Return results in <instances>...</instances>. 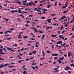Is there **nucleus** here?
<instances>
[{"label":"nucleus","instance_id":"nucleus-37","mask_svg":"<svg viewBox=\"0 0 74 74\" xmlns=\"http://www.w3.org/2000/svg\"><path fill=\"white\" fill-rule=\"evenodd\" d=\"M45 17H42L41 18L42 19H45Z\"/></svg>","mask_w":74,"mask_h":74},{"label":"nucleus","instance_id":"nucleus-30","mask_svg":"<svg viewBox=\"0 0 74 74\" xmlns=\"http://www.w3.org/2000/svg\"><path fill=\"white\" fill-rule=\"evenodd\" d=\"M25 12L24 11H23L22 12L23 13H27V12Z\"/></svg>","mask_w":74,"mask_h":74},{"label":"nucleus","instance_id":"nucleus-46","mask_svg":"<svg viewBox=\"0 0 74 74\" xmlns=\"http://www.w3.org/2000/svg\"><path fill=\"white\" fill-rule=\"evenodd\" d=\"M67 21V19L66 18L65 20H64V22H66V21Z\"/></svg>","mask_w":74,"mask_h":74},{"label":"nucleus","instance_id":"nucleus-56","mask_svg":"<svg viewBox=\"0 0 74 74\" xmlns=\"http://www.w3.org/2000/svg\"><path fill=\"white\" fill-rule=\"evenodd\" d=\"M65 40H67V38H66L64 40V41H65Z\"/></svg>","mask_w":74,"mask_h":74},{"label":"nucleus","instance_id":"nucleus-12","mask_svg":"<svg viewBox=\"0 0 74 74\" xmlns=\"http://www.w3.org/2000/svg\"><path fill=\"white\" fill-rule=\"evenodd\" d=\"M34 48V46H32L30 47V49L32 50Z\"/></svg>","mask_w":74,"mask_h":74},{"label":"nucleus","instance_id":"nucleus-41","mask_svg":"<svg viewBox=\"0 0 74 74\" xmlns=\"http://www.w3.org/2000/svg\"><path fill=\"white\" fill-rule=\"evenodd\" d=\"M42 10L44 11H47L48 10Z\"/></svg>","mask_w":74,"mask_h":74},{"label":"nucleus","instance_id":"nucleus-63","mask_svg":"<svg viewBox=\"0 0 74 74\" xmlns=\"http://www.w3.org/2000/svg\"><path fill=\"white\" fill-rule=\"evenodd\" d=\"M25 26H26V27H28V26H29V25L26 24Z\"/></svg>","mask_w":74,"mask_h":74},{"label":"nucleus","instance_id":"nucleus-36","mask_svg":"<svg viewBox=\"0 0 74 74\" xmlns=\"http://www.w3.org/2000/svg\"><path fill=\"white\" fill-rule=\"evenodd\" d=\"M26 73V71H24L23 72V74H25Z\"/></svg>","mask_w":74,"mask_h":74},{"label":"nucleus","instance_id":"nucleus-44","mask_svg":"<svg viewBox=\"0 0 74 74\" xmlns=\"http://www.w3.org/2000/svg\"><path fill=\"white\" fill-rule=\"evenodd\" d=\"M38 14H39L40 15H42V13L40 12V13H38Z\"/></svg>","mask_w":74,"mask_h":74},{"label":"nucleus","instance_id":"nucleus-22","mask_svg":"<svg viewBox=\"0 0 74 74\" xmlns=\"http://www.w3.org/2000/svg\"><path fill=\"white\" fill-rule=\"evenodd\" d=\"M50 6H51V5H47V8H49V7H50Z\"/></svg>","mask_w":74,"mask_h":74},{"label":"nucleus","instance_id":"nucleus-49","mask_svg":"<svg viewBox=\"0 0 74 74\" xmlns=\"http://www.w3.org/2000/svg\"><path fill=\"white\" fill-rule=\"evenodd\" d=\"M46 52H47V53H50V51H47Z\"/></svg>","mask_w":74,"mask_h":74},{"label":"nucleus","instance_id":"nucleus-40","mask_svg":"<svg viewBox=\"0 0 74 74\" xmlns=\"http://www.w3.org/2000/svg\"><path fill=\"white\" fill-rule=\"evenodd\" d=\"M1 58V57H0V60H3L4 59L3 58Z\"/></svg>","mask_w":74,"mask_h":74},{"label":"nucleus","instance_id":"nucleus-55","mask_svg":"<svg viewBox=\"0 0 74 74\" xmlns=\"http://www.w3.org/2000/svg\"><path fill=\"white\" fill-rule=\"evenodd\" d=\"M18 10H23V8H19L18 9Z\"/></svg>","mask_w":74,"mask_h":74},{"label":"nucleus","instance_id":"nucleus-59","mask_svg":"<svg viewBox=\"0 0 74 74\" xmlns=\"http://www.w3.org/2000/svg\"><path fill=\"white\" fill-rule=\"evenodd\" d=\"M38 44H39V42H36V44H35L36 45H37Z\"/></svg>","mask_w":74,"mask_h":74},{"label":"nucleus","instance_id":"nucleus-61","mask_svg":"<svg viewBox=\"0 0 74 74\" xmlns=\"http://www.w3.org/2000/svg\"><path fill=\"white\" fill-rule=\"evenodd\" d=\"M22 62V60H20L18 62V63H21Z\"/></svg>","mask_w":74,"mask_h":74},{"label":"nucleus","instance_id":"nucleus-5","mask_svg":"<svg viewBox=\"0 0 74 74\" xmlns=\"http://www.w3.org/2000/svg\"><path fill=\"white\" fill-rule=\"evenodd\" d=\"M51 36L52 37H56V36H57V35H56L51 34Z\"/></svg>","mask_w":74,"mask_h":74},{"label":"nucleus","instance_id":"nucleus-4","mask_svg":"<svg viewBox=\"0 0 74 74\" xmlns=\"http://www.w3.org/2000/svg\"><path fill=\"white\" fill-rule=\"evenodd\" d=\"M42 53L43 56H45V52H44V51H42Z\"/></svg>","mask_w":74,"mask_h":74},{"label":"nucleus","instance_id":"nucleus-23","mask_svg":"<svg viewBox=\"0 0 74 74\" xmlns=\"http://www.w3.org/2000/svg\"><path fill=\"white\" fill-rule=\"evenodd\" d=\"M17 4H21V2L19 1H17Z\"/></svg>","mask_w":74,"mask_h":74},{"label":"nucleus","instance_id":"nucleus-24","mask_svg":"<svg viewBox=\"0 0 74 74\" xmlns=\"http://www.w3.org/2000/svg\"><path fill=\"white\" fill-rule=\"evenodd\" d=\"M59 37L61 38H62L63 37V35H59Z\"/></svg>","mask_w":74,"mask_h":74},{"label":"nucleus","instance_id":"nucleus-58","mask_svg":"<svg viewBox=\"0 0 74 74\" xmlns=\"http://www.w3.org/2000/svg\"><path fill=\"white\" fill-rule=\"evenodd\" d=\"M26 61H28L29 60V58H28L26 59Z\"/></svg>","mask_w":74,"mask_h":74},{"label":"nucleus","instance_id":"nucleus-11","mask_svg":"<svg viewBox=\"0 0 74 74\" xmlns=\"http://www.w3.org/2000/svg\"><path fill=\"white\" fill-rule=\"evenodd\" d=\"M67 6V4H65V6H64L62 7V8H63L64 9V8H66V7Z\"/></svg>","mask_w":74,"mask_h":74},{"label":"nucleus","instance_id":"nucleus-10","mask_svg":"<svg viewBox=\"0 0 74 74\" xmlns=\"http://www.w3.org/2000/svg\"><path fill=\"white\" fill-rule=\"evenodd\" d=\"M67 12H69V10H67L66 11H64L63 12V14H66Z\"/></svg>","mask_w":74,"mask_h":74},{"label":"nucleus","instance_id":"nucleus-19","mask_svg":"<svg viewBox=\"0 0 74 74\" xmlns=\"http://www.w3.org/2000/svg\"><path fill=\"white\" fill-rule=\"evenodd\" d=\"M0 54H2L3 55H4V54H5V53H4V52H3L2 51H1V52H0Z\"/></svg>","mask_w":74,"mask_h":74},{"label":"nucleus","instance_id":"nucleus-34","mask_svg":"<svg viewBox=\"0 0 74 74\" xmlns=\"http://www.w3.org/2000/svg\"><path fill=\"white\" fill-rule=\"evenodd\" d=\"M4 19L6 21H8V19L6 18H4Z\"/></svg>","mask_w":74,"mask_h":74},{"label":"nucleus","instance_id":"nucleus-13","mask_svg":"<svg viewBox=\"0 0 74 74\" xmlns=\"http://www.w3.org/2000/svg\"><path fill=\"white\" fill-rule=\"evenodd\" d=\"M18 12H19V13H20V14H21V15H22L23 13H22V11L20 10H19L18 11Z\"/></svg>","mask_w":74,"mask_h":74},{"label":"nucleus","instance_id":"nucleus-35","mask_svg":"<svg viewBox=\"0 0 74 74\" xmlns=\"http://www.w3.org/2000/svg\"><path fill=\"white\" fill-rule=\"evenodd\" d=\"M28 16H29V17H33V15H29Z\"/></svg>","mask_w":74,"mask_h":74},{"label":"nucleus","instance_id":"nucleus-50","mask_svg":"<svg viewBox=\"0 0 74 74\" xmlns=\"http://www.w3.org/2000/svg\"><path fill=\"white\" fill-rule=\"evenodd\" d=\"M26 22H27L26 23H30V21H26Z\"/></svg>","mask_w":74,"mask_h":74},{"label":"nucleus","instance_id":"nucleus-25","mask_svg":"<svg viewBox=\"0 0 74 74\" xmlns=\"http://www.w3.org/2000/svg\"><path fill=\"white\" fill-rule=\"evenodd\" d=\"M46 0H42V1H41L40 2V3H42V2H44V1H45Z\"/></svg>","mask_w":74,"mask_h":74},{"label":"nucleus","instance_id":"nucleus-53","mask_svg":"<svg viewBox=\"0 0 74 74\" xmlns=\"http://www.w3.org/2000/svg\"><path fill=\"white\" fill-rule=\"evenodd\" d=\"M25 5H26V6H28L29 5V3H26V5L25 4Z\"/></svg>","mask_w":74,"mask_h":74},{"label":"nucleus","instance_id":"nucleus-39","mask_svg":"<svg viewBox=\"0 0 74 74\" xmlns=\"http://www.w3.org/2000/svg\"><path fill=\"white\" fill-rule=\"evenodd\" d=\"M46 30H48V29H49V27H47L46 28Z\"/></svg>","mask_w":74,"mask_h":74},{"label":"nucleus","instance_id":"nucleus-28","mask_svg":"<svg viewBox=\"0 0 74 74\" xmlns=\"http://www.w3.org/2000/svg\"><path fill=\"white\" fill-rule=\"evenodd\" d=\"M45 37V35H43L42 37V39H44V37Z\"/></svg>","mask_w":74,"mask_h":74},{"label":"nucleus","instance_id":"nucleus-8","mask_svg":"<svg viewBox=\"0 0 74 74\" xmlns=\"http://www.w3.org/2000/svg\"><path fill=\"white\" fill-rule=\"evenodd\" d=\"M62 44V41H59L57 42V44Z\"/></svg>","mask_w":74,"mask_h":74},{"label":"nucleus","instance_id":"nucleus-33","mask_svg":"<svg viewBox=\"0 0 74 74\" xmlns=\"http://www.w3.org/2000/svg\"><path fill=\"white\" fill-rule=\"evenodd\" d=\"M58 55H59L58 54L55 53V56H58Z\"/></svg>","mask_w":74,"mask_h":74},{"label":"nucleus","instance_id":"nucleus-60","mask_svg":"<svg viewBox=\"0 0 74 74\" xmlns=\"http://www.w3.org/2000/svg\"><path fill=\"white\" fill-rule=\"evenodd\" d=\"M37 3V1H35V2L34 3V4H36Z\"/></svg>","mask_w":74,"mask_h":74},{"label":"nucleus","instance_id":"nucleus-15","mask_svg":"<svg viewBox=\"0 0 74 74\" xmlns=\"http://www.w3.org/2000/svg\"><path fill=\"white\" fill-rule=\"evenodd\" d=\"M8 33H10V30L7 31L6 32H5L4 33L5 34H7V33H8Z\"/></svg>","mask_w":74,"mask_h":74},{"label":"nucleus","instance_id":"nucleus-48","mask_svg":"<svg viewBox=\"0 0 74 74\" xmlns=\"http://www.w3.org/2000/svg\"><path fill=\"white\" fill-rule=\"evenodd\" d=\"M32 54H33V53H31V52H30L29 53V55H32Z\"/></svg>","mask_w":74,"mask_h":74},{"label":"nucleus","instance_id":"nucleus-7","mask_svg":"<svg viewBox=\"0 0 74 74\" xmlns=\"http://www.w3.org/2000/svg\"><path fill=\"white\" fill-rule=\"evenodd\" d=\"M66 18V16H64L62 17H61V19H64V18Z\"/></svg>","mask_w":74,"mask_h":74},{"label":"nucleus","instance_id":"nucleus-3","mask_svg":"<svg viewBox=\"0 0 74 74\" xmlns=\"http://www.w3.org/2000/svg\"><path fill=\"white\" fill-rule=\"evenodd\" d=\"M51 19H48L47 20V21L49 23H51Z\"/></svg>","mask_w":74,"mask_h":74},{"label":"nucleus","instance_id":"nucleus-45","mask_svg":"<svg viewBox=\"0 0 74 74\" xmlns=\"http://www.w3.org/2000/svg\"><path fill=\"white\" fill-rule=\"evenodd\" d=\"M19 55H20V56H23V54H21V53H19Z\"/></svg>","mask_w":74,"mask_h":74},{"label":"nucleus","instance_id":"nucleus-16","mask_svg":"<svg viewBox=\"0 0 74 74\" xmlns=\"http://www.w3.org/2000/svg\"><path fill=\"white\" fill-rule=\"evenodd\" d=\"M70 53V52L69 51L68 52L69 54L68 55V56H70V55H71V53Z\"/></svg>","mask_w":74,"mask_h":74},{"label":"nucleus","instance_id":"nucleus-9","mask_svg":"<svg viewBox=\"0 0 74 74\" xmlns=\"http://www.w3.org/2000/svg\"><path fill=\"white\" fill-rule=\"evenodd\" d=\"M64 57H62V58H59V60H63V59H64Z\"/></svg>","mask_w":74,"mask_h":74},{"label":"nucleus","instance_id":"nucleus-47","mask_svg":"<svg viewBox=\"0 0 74 74\" xmlns=\"http://www.w3.org/2000/svg\"><path fill=\"white\" fill-rule=\"evenodd\" d=\"M10 30L11 31H12V30H14V28H12L10 29Z\"/></svg>","mask_w":74,"mask_h":74},{"label":"nucleus","instance_id":"nucleus-42","mask_svg":"<svg viewBox=\"0 0 74 74\" xmlns=\"http://www.w3.org/2000/svg\"><path fill=\"white\" fill-rule=\"evenodd\" d=\"M58 59V57H55L54 59V60H56V59Z\"/></svg>","mask_w":74,"mask_h":74},{"label":"nucleus","instance_id":"nucleus-43","mask_svg":"<svg viewBox=\"0 0 74 74\" xmlns=\"http://www.w3.org/2000/svg\"><path fill=\"white\" fill-rule=\"evenodd\" d=\"M64 56L65 58H67V54L64 55Z\"/></svg>","mask_w":74,"mask_h":74},{"label":"nucleus","instance_id":"nucleus-14","mask_svg":"<svg viewBox=\"0 0 74 74\" xmlns=\"http://www.w3.org/2000/svg\"><path fill=\"white\" fill-rule=\"evenodd\" d=\"M10 51H12V52H15V51L13 50L12 49V48H10Z\"/></svg>","mask_w":74,"mask_h":74},{"label":"nucleus","instance_id":"nucleus-64","mask_svg":"<svg viewBox=\"0 0 74 74\" xmlns=\"http://www.w3.org/2000/svg\"><path fill=\"white\" fill-rule=\"evenodd\" d=\"M35 47H36V48H38V45H36V46H35Z\"/></svg>","mask_w":74,"mask_h":74},{"label":"nucleus","instance_id":"nucleus-52","mask_svg":"<svg viewBox=\"0 0 74 74\" xmlns=\"http://www.w3.org/2000/svg\"><path fill=\"white\" fill-rule=\"evenodd\" d=\"M19 16H22L23 17V18H24V16L22 15H20Z\"/></svg>","mask_w":74,"mask_h":74},{"label":"nucleus","instance_id":"nucleus-54","mask_svg":"<svg viewBox=\"0 0 74 74\" xmlns=\"http://www.w3.org/2000/svg\"><path fill=\"white\" fill-rule=\"evenodd\" d=\"M64 26H65V27H67V25L66 24L64 25Z\"/></svg>","mask_w":74,"mask_h":74},{"label":"nucleus","instance_id":"nucleus-29","mask_svg":"<svg viewBox=\"0 0 74 74\" xmlns=\"http://www.w3.org/2000/svg\"><path fill=\"white\" fill-rule=\"evenodd\" d=\"M35 11H37V12H41V10H35Z\"/></svg>","mask_w":74,"mask_h":74},{"label":"nucleus","instance_id":"nucleus-6","mask_svg":"<svg viewBox=\"0 0 74 74\" xmlns=\"http://www.w3.org/2000/svg\"><path fill=\"white\" fill-rule=\"evenodd\" d=\"M33 4V2L31 1L30 3H29V6H30V5H32V4Z\"/></svg>","mask_w":74,"mask_h":74},{"label":"nucleus","instance_id":"nucleus-27","mask_svg":"<svg viewBox=\"0 0 74 74\" xmlns=\"http://www.w3.org/2000/svg\"><path fill=\"white\" fill-rule=\"evenodd\" d=\"M51 16H55L56 15V14H51Z\"/></svg>","mask_w":74,"mask_h":74},{"label":"nucleus","instance_id":"nucleus-21","mask_svg":"<svg viewBox=\"0 0 74 74\" xmlns=\"http://www.w3.org/2000/svg\"><path fill=\"white\" fill-rule=\"evenodd\" d=\"M32 68L33 69H34L35 70H36V68H35V67L34 66H31Z\"/></svg>","mask_w":74,"mask_h":74},{"label":"nucleus","instance_id":"nucleus-38","mask_svg":"<svg viewBox=\"0 0 74 74\" xmlns=\"http://www.w3.org/2000/svg\"><path fill=\"white\" fill-rule=\"evenodd\" d=\"M38 32L40 33H43V32L42 31H39Z\"/></svg>","mask_w":74,"mask_h":74},{"label":"nucleus","instance_id":"nucleus-26","mask_svg":"<svg viewBox=\"0 0 74 74\" xmlns=\"http://www.w3.org/2000/svg\"><path fill=\"white\" fill-rule=\"evenodd\" d=\"M36 52V51L35 50L32 52V53H33V54H35V53Z\"/></svg>","mask_w":74,"mask_h":74},{"label":"nucleus","instance_id":"nucleus-57","mask_svg":"<svg viewBox=\"0 0 74 74\" xmlns=\"http://www.w3.org/2000/svg\"><path fill=\"white\" fill-rule=\"evenodd\" d=\"M64 32H65V30H63L62 32V34H63V33H64Z\"/></svg>","mask_w":74,"mask_h":74},{"label":"nucleus","instance_id":"nucleus-51","mask_svg":"<svg viewBox=\"0 0 74 74\" xmlns=\"http://www.w3.org/2000/svg\"><path fill=\"white\" fill-rule=\"evenodd\" d=\"M2 7H3L1 5H0V9H2Z\"/></svg>","mask_w":74,"mask_h":74},{"label":"nucleus","instance_id":"nucleus-2","mask_svg":"<svg viewBox=\"0 0 74 74\" xmlns=\"http://www.w3.org/2000/svg\"><path fill=\"white\" fill-rule=\"evenodd\" d=\"M12 13H15V12H18V11L16 10H12L11 11Z\"/></svg>","mask_w":74,"mask_h":74},{"label":"nucleus","instance_id":"nucleus-20","mask_svg":"<svg viewBox=\"0 0 74 74\" xmlns=\"http://www.w3.org/2000/svg\"><path fill=\"white\" fill-rule=\"evenodd\" d=\"M28 38V36H24L23 37V38Z\"/></svg>","mask_w":74,"mask_h":74},{"label":"nucleus","instance_id":"nucleus-18","mask_svg":"<svg viewBox=\"0 0 74 74\" xmlns=\"http://www.w3.org/2000/svg\"><path fill=\"white\" fill-rule=\"evenodd\" d=\"M18 39H19V38H21V34H20L19 35H18Z\"/></svg>","mask_w":74,"mask_h":74},{"label":"nucleus","instance_id":"nucleus-62","mask_svg":"<svg viewBox=\"0 0 74 74\" xmlns=\"http://www.w3.org/2000/svg\"><path fill=\"white\" fill-rule=\"evenodd\" d=\"M40 60H42V59H45L44 58H40Z\"/></svg>","mask_w":74,"mask_h":74},{"label":"nucleus","instance_id":"nucleus-17","mask_svg":"<svg viewBox=\"0 0 74 74\" xmlns=\"http://www.w3.org/2000/svg\"><path fill=\"white\" fill-rule=\"evenodd\" d=\"M66 69H67V70H69V69H70V68H71L70 67L68 66H66Z\"/></svg>","mask_w":74,"mask_h":74},{"label":"nucleus","instance_id":"nucleus-1","mask_svg":"<svg viewBox=\"0 0 74 74\" xmlns=\"http://www.w3.org/2000/svg\"><path fill=\"white\" fill-rule=\"evenodd\" d=\"M8 64H4V65H3V64H1L0 66V68L2 69V68H3V67H4V66H8Z\"/></svg>","mask_w":74,"mask_h":74},{"label":"nucleus","instance_id":"nucleus-31","mask_svg":"<svg viewBox=\"0 0 74 74\" xmlns=\"http://www.w3.org/2000/svg\"><path fill=\"white\" fill-rule=\"evenodd\" d=\"M59 64H60L61 63H62V61H61V60H59Z\"/></svg>","mask_w":74,"mask_h":74},{"label":"nucleus","instance_id":"nucleus-32","mask_svg":"<svg viewBox=\"0 0 74 74\" xmlns=\"http://www.w3.org/2000/svg\"><path fill=\"white\" fill-rule=\"evenodd\" d=\"M34 30L36 32H38V30H37V29H36V28H35V29Z\"/></svg>","mask_w":74,"mask_h":74}]
</instances>
